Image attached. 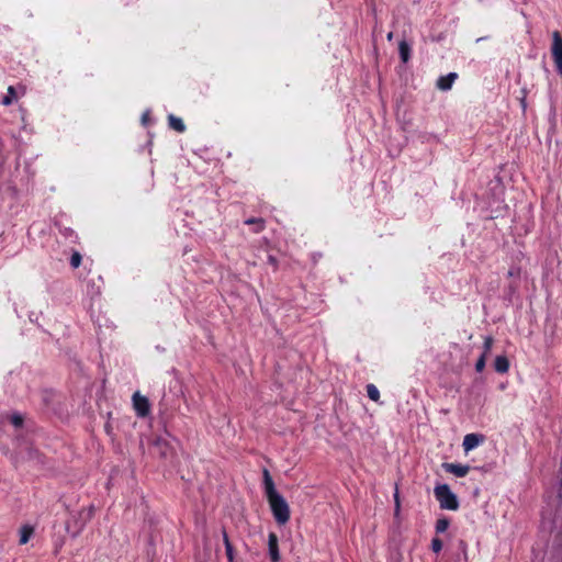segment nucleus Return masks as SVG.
<instances>
[{
	"instance_id": "nucleus-1",
	"label": "nucleus",
	"mask_w": 562,
	"mask_h": 562,
	"mask_svg": "<svg viewBox=\"0 0 562 562\" xmlns=\"http://www.w3.org/2000/svg\"><path fill=\"white\" fill-rule=\"evenodd\" d=\"M263 483L272 515L278 525L284 526L290 520V507L284 497L276 490L273 480L267 469L263 470Z\"/></svg>"
},
{
	"instance_id": "nucleus-2",
	"label": "nucleus",
	"mask_w": 562,
	"mask_h": 562,
	"mask_svg": "<svg viewBox=\"0 0 562 562\" xmlns=\"http://www.w3.org/2000/svg\"><path fill=\"white\" fill-rule=\"evenodd\" d=\"M435 496L443 509L456 510L459 507L456 495L450 491L447 484H440L435 487Z\"/></svg>"
},
{
	"instance_id": "nucleus-3",
	"label": "nucleus",
	"mask_w": 562,
	"mask_h": 562,
	"mask_svg": "<svg viewBox=\"0 0 562 562\" xmlns=\"http://www.w3.org/2000/svg\"><path fill=\"white\" fill-rule=\"evenodd\" d=\"M551 54L558 72L562 76V36L559 31L552 33Z\"/></svg>"
},
{
	"instance_id": "nucleus-4",
	"label": "nucleus",
	"mask_w": 562,
	"mask_h": 562,
	"mask_svg": "<svg viewBox=\"0 0 562 562\" xmlns=\"http://www.w3.org/2000/svg\"><path fill=\"white\" fill-rule=\"evenodd\" d=\"M153 447H154L155 453L160 459L166 460L173 456V448L170 446V443L167 440H165L162 438H156L153 441Z\"/></svg>"
},
{
	"instance_id": "nucleus-5",
	"label": "nucleus",
	"mask_w": 562,
	"mask_h": 562,
	"mask_svg": "<svg viewBox=\"0 0 562 562\" xmlns=\"http://www.w3.org/2000/svg\"><path fill=\"white\" fill-rule=\"evenodd\" d=\"M133 406L140 417H146L150 411V404L147 397L140 395L138 392L133 395Z\"/></svg>"
},
{
	"instance_id": "nucleus-6",
	"label": "nucleus",
	"mask_w": 562,
	"mask_h": 562,
	"mask_svg": "<svg viewBox=\"0 0 562 562\" xmlns=\"http://www.w3.org/2000/svg\"><path fill=\"white\" fill-rule=\"evenodd\" d=\"M268 548H269V555H270L271 562H279L280 553H279V546H278V537L274 532L269 533Z\"/></svg>"
},
{
	"instance_id": "nucleus-7",
	"label": "nucleus",
	"mask_w": 562,
	"mask_h": 562,
	"mask_svg": "<svg viewBox=\"0 0 562 562\" xmlns=\"http://www.w3.org/2000/svg\"><path fill=\"white\" fill-rule=\"evenodd\" d=\"M442 468L447 472L452 473L459 477L467 475L470 470L469 465L454 464V463H443Z\"/></svg>"
},
{
	"instance_id": "nucleus-8",
	"label": "nucleus",
	"mask_w": 562,
	"mask_h": 562,
	"mask_svg": "<svg viewBox=\"0 0 562 562\" xmlns=\"http://www.w3.org/2000/svg\"><path fill=\"white\" fill-rule=\"evenodd\" d=\"M484 437L482 435L469 434L463 439V448L468 452L475 448L480 442H482Z\"/></svg>"
},
{
	"instance_id": "nucleus-9",
	"label": "nucleus",
	"mask_w": 562,
	"mask_h": 562,
	"mask_svg": "<svg viewBox=\"0 0 562 562\" xmlns=\"http://www.w3.org/2000/svg\"><path fill=\"white\" fill-rule=\"evenodd\" d=\"M457 77L458 75L456 72H450L447 76H441L437 80V88L442 91L449 90L452 87V83L454 82Z\"/></svg>"
},
{
	"instance_id": "nucleus-10",
	"label": "nucleus",
	"mask_w": 562,
	"mask_h": 562,
	"mask_svg": "<svg viewBox=\"0 0 562 562\" xmlns=\"http://www.w3.org/2000/svg\"><path fill=\"white\" fill-rule=\"evenodd\" d=\"M494 368L498 373H506L509 369V361L506 356H497L494 361Z\"/></svg>"
},
{
	"instance_id": "nucleus-11",
	"label": "nucleus",
	"mask_w": 562,
	"mask_h": 562,
	"mask_svg": "<svg viewBox=\"0 0 562 562\" xmlns=\"http://www.w3.org/2000/svg\"><path fill=\"white\" fill-rule=\"evenodd\" d=\"M34 533V528L30 525H24L22 526V528L20 529V544H25L30 538L32 537V535Z\"/></svg>"
},
{
	"instance_id": "nucleus-12",
	"label": "nucleus",
	"mask_w": 562,
	"mask_h": 562,
	"mask_svg": "<svg viewBox=\"0 0 562 562\" xmlns=\"http://www.w3.org/2000/svg\"><path fill=\"white\" fill-rule=\"evenodd\" d=\"M168 122H169V126H170L172 130H175V131H177V132H179V133L184 132L186 126H184V124H183V122H182V120H181V119L176 117L175 115H169V117H168Z\"/></svg>"
},
{
	"instance_id": "nucleus-13",
	"label": "nucleus",
	"mask_w": 562,
	"mask_h": 562,
	"mask_svg": "<svg viewBox=\"0 0 562 562\" xmlns=\"http://www.w3.org/2000/svg\"><path fill=\"white\" fill-rule=\"evenodd\" d=\"M398 49L402 61L407 63L409 59L411 52L408 44L405 41L400 42Z\"/></svg>"
},
{
	"instance_id": "nucleus-14",
	"label": "nucleus",
	"mask_w": 562,
	"mask_h": 562,
	"mask_svg": "<svg viewBox=\"0 0 562 562\" xmlns=\"http://www.w3.org/2000/svg\"><path fill=\"white\" fill-rule=\"evenodd\" d=\"M16 99V93L14 87L10 86L8 88V94L2 99L3 105H10Z\"/></svg>"
},
{
	"instance_id": "nucleus-15",
	"label": "nucleus",
	"mask_w": 562,
	"mask_h": 562,
	"mask_svg": "<svg viewBox=\"0 0 562 562\" xmlns=\"http://www.w3.org/2000/svg\"><path fill=\"white\" fill-rule=\"evenodd\" d=\"M367 393L370 400L378 402L380 400V392L373 384L367 385Z\"/></svg>"
},
{
	"instance_id": "nucleus-16",
	"label": "nucleus",
	"mask_w": 562,
	"mask_h": 562,
	"mask_svg": "<svg viewBox=\"0 0 562 562\" xmlns=\"http://www.w3.org/2000/svg\"><path fill=\"white\" fill-rule=\"evenodd\" d=\"M245 224H247V225L255 224V225H256V229H255V232H256V233H259V232H260V231H262V229H263V227H265V220H263V218H261V217H259V218H255V217H252V218H248V220L245 222Z\"/></svg>"
},
{
	"instance_id": "nucleus-17",
	"label": "nucleus",
	"mask_w": 562,
	"mask_h": 562,
	"mask_svg": "<svg viewBox=\"0 0 562 562\" xmlns=\"http://www.w3.org/2000/svg\"><path fill=\"white\" fill-rule=\"evenodd\" d=\"M449 519L447 518H440L436 522V531L437 532H445L449 527Z\"/></svg>"
},
{
	"instance_id": "nucleus-18",
	"label": "nucleus",
	"mask_w": 562,
	"mask_h": 562,
	"mask_svg": "<svg viewBox=\"0 0 562 562\" xmlns=\"http://www.w3.org/2000/svg\"><path fill=\"white\" fill-rule=\"evenodd\" d=\"M80 263H81V255L78 251H75L71 255L70 265L72 268H78L80 266Z\"/></svg>"
},
{
	"instance_id": "nucleus-19",
	"label": "nucleus",
	"mask_w": 562,
	"mask_h": 562,
	"mask_svg": "<svg viewBox=\"0 0 562 562\" xmlns=\"http://www.w3.org/2000/svg\"><path fill=\"white\" fill-rule=\"evenodd\" d=\"M485 361H486V357H485V353H483V355L479 358V360L476 361V363H475V370H476L477 372H482V371L484 370V368H485Z\"/></svg>"
},
{
	"instance_id": "nucleus-20",
	"label": "nucleus",
	"mask_w": 562,
	"mask_h": 562,
	"mask_svg": "<svg viewBox=\"0 0 562 562\" xmlns=\"http://www.w3.org/2000/svg\"><path fill=\"white\" fill-rule=\"evenodd\" d=\"M431 549L435 553H438L442 549V541L439 538H434L431 541Z\"/></svg>"
},
{
	"instance_id": "nucleus-21",
	"label": "nucleus",
	"mask_w": 562,
	"mask_h": 562,
	"mask_svg": "<svg viewBox=\"0 0 562 562\" xmlns=\"http://www.w3.org/2000/svg\"><path fill=\"white\" fill-rule=\"evenodd\" d=\"M493 338L491 336H487L485 337L484 339V352L485 353V357H487V353L491 351L492 349V346H493Z\"/></svg>"
},
{
	"instance_id": "nucleus-22",
	"label": "nucleus",
	"mask_w": 562,
	"mask_h": 562,
	"mask_svg": "<svg viewBox=\"0 0 562 562\" xmlns=\"http://www.w3.org/2000/svg\"><path fill=\"white\" fill-rule=\"evenodd\" d=\"M222 535H223V541H224V544H225V550H227L228 548H233V546H232V543L229 541L228 535H227L225 529L222 530Z\"/></svg>"
},
{
	"instance_id": "nucleus-23",
	"label": "nucleus",
	"mask_w": 562,
	"mask_h": 562,
	"mask_svg": "<svg viewBox=\"0 0 562 562\" xmlns=\"http://www.w3.org/2000/svg\"><path fill=\"white\" fill-rule=\"evenodd\" d=\"M222 535H223V541H224V544H225V550H227L228 548H233V546H232V543L229 541L228 535H227L225 529L222 530Z\"/></svg>"
},
{
	"instance_id": "nucleus-24",
	"label": "nucleus",
	"mask_w": 562,
	"mask_h": 562,
	"mask_svg": "<svg viewBox=\"0 0 562 562\" xmlns=\"http://www.w3.org/2000/svg\"><path fill=\"white\" fill-rule=\"evenodd\" d=\"M222 535H223V541H224V544H225V550H227L228 548H233V546H232V543L229 541L228 535H227L225 529L222 530Z\"/></svg>"
},
{
	"instance_id": "nucleus-25",
	"label": "nucleus",
	"mask_w": 562,
	"mask_h": 562,
	"mask_svg": "<svg viewBox=\"0 0 562 562\" xmlns=\"http://www.w3.org/2000/svg\"><path fill=\"white\" fill-rule=\"evenodd\" d=\"M394 501H395V514L397 515L400 513V507H401L400 495H398V490L397 488L395 490Z\"/></svg>"
},
{
	"instance_id": "nucleus-26",
	"label": "nucleus",
	"mask_w": 562,
	"mask_h": 562,
	"mask_svg": "<svg viewBox=\"0 0 562 562\" xmlns=\"http://www.w3.org/2000/svg\"><path fill=\"white\" fill-rule=\"evenodd\" d=\"M11 422H12V424H13L14 426H16V427H21V426H22V424H23V419H22V417H21V416H19V415H14V416H12Z\"/></svg>"
},
{
	"instance_id": "nucleus-27",
	"label": "nucleus",
	"mask_w": 562,
	"mask_h": 562,
	"mask_svg": "<svg viewBox=\"0 0 562 562\" xmlns=\"http://www.w3.org/2000/svg\"><path fill=\"white\" fill-rule=\"evenodd\" d=\"M226 557L229 562H234V548H228L226 550Z\"/></svg>"
},
{
	"instance_id": "nucleus-28",
	"label": "nucleus",
	"mask_w": 562,
	"mask_h": 562,
	"mask_svg": "<svg viewBox=\"0 0 562 562\" xmlns=\"http://www.w3.org/2000/svg\"><path fill=\"white\" fill-rule=\"evenodd\" d=\"M520 102H521V105H522V110L525 111L526 106H527V104H526V93L525 92H524V95H522Z\"/></svg>"
},
{
	"instance_id": "nucleus-29",
	"label": "nucleus",
	"mask_w": 562,
	"mask_h": 562,
	"mask_svg": "<svg viewBox=\"0 0 562 562\" xmlns=\"http://www.w3.org/2000/svg\"><path fill=\"white\" fill-rule=\"evenodd\" d=\"M268 260H269V262H270L271 265H273L274 267L277 266V259H276V257H273V256H269Z\"/></svg>"
},
{
	"instance_id": "nucleus-30",
	"label": "nucleus",
	"mask_w": 562,
	"mask_h": 562,
	"mask_svg": "<svg viewBox=\"0 0 562 562\" xmlns=\"http://www.w3.org/2000/svg\"><path fill=\"white\" fill-rule=\"evenodd\" d=\"M560 485L561 486H560L558 496H559L560 499H562V480H561V484Z\"/></svg>"
},
{
	"instance_id": "nucleus-31",
	"label": "nucleus",
	"mask_w": 562,
	"mask_h": 562,
	"mask_svg": "<svg viewBox=\"0 0 562 562\" xmlns=\"http://www.w3.org/2000/svg\"><path fill=\"white\" fill-rule=\"evenodd\" d=\"M387 41H392L393 40V32H390L386 36Z\"/></svg>"
},
{
	"instance_id": "nucleus-32",
	"label": "nucleus",
	"mask_w": 562,
	"mask_h": 562,
	"mask_svg": "<svg viewBox=\"0 0 562 562\" xmlns=\"http://www.w3.org/2000/svg\"><path fill=\"white\" fill-rule=\"evenodd\" d=\"M92 512H93V507L91 506V507L89 508V516L92 514Z\"/></svg>"
}]
</instances>
